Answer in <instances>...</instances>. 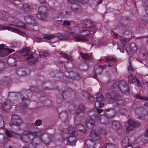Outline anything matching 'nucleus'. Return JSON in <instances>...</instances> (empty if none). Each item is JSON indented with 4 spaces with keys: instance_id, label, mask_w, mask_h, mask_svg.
<instances>
[{
    "instance_id": "1",
    "label": "nucleus",
    "mask_w": 148,
    "mask_h": 148,
    "mask_svg": "<svg viewBox=\"0 0 148 148\" xmlns=\"http://www.w3.org/2000/svg\"><path fill=\"white\" fill-rule=\"evenodd\" d=\"M99 24L94 23L90 20L85 21L82 24V26L80 29V32L83 35H80L74 36L73 40L76 41H88V38L85 36L89 35L90 32L95 33L97 31V27L99 26Z\"/></svg>"
},
{
    "instance_id": "2",
    "label": "nucleus",
    "mask_w": 148,
    "mask_h": 148,
    "mask_svg": "<svg viewBox=\"0 0 148 148\" xmlns=\"http://www.w3.org/2000/svg\"><path fill=\"white\" fill-rule=\"evenodd\" d=\"M119 88L120 91H118L119 94L121 95L122 93H124L126 95H128L130 93L129 89L128 86L125 82L122 81L120 82H115L111 86L112 89Z\"/></svg>"
},
{
    "instance_id": "3",
    "label": "nucleus",
    "mask_w": 148,
    "mask_h": 148,
    "mask_svg": "<svg viewBox=\"0 0 148 148\" xmlns=\"http://www.w3.org/2000/svg\"><path fill=\"white\" fill-rule=\"evenodd\" d=\"M119 94L118 91L115 90L112 92L107 94L105 96L106 99L108 100L112 101L113 102H115L117 104H121V101L120 99H117L121 95Z\"/></svg>"
},
{
    "instance_id": "4",
    "label": "nucleus",
    "mask_w": 148,
    "mask_h": 148,
    "mask_svg": "<svg viewBox=\"0 0 148 148\" xmlns=\"http://www.w3.org/2000/svg\"><path fill=\"white\" fill-rule=\"evenodd\" d=\"M105 130L103 129H100L98 132L93 130L91 132L90 136L91 137L95 140H99L101 139L100 135L105 134Z\"/></svg>"
},
{
    "instance_id": "5",
    "label": "nucleus",
    "mask_w": 148,
    "mask_h": 148,
    "mask_svg": "<svg viewBox=\"0 0 148 148\" xmlns=\"http://www.w3.org/2000/svg\"><path fill=\"white\" fill-rule=\"evenodd\" d=\"M37 16L39 19L45 20L47 17V9L45 6H40L39 8Z\"/></svg>"
},
{
    "instance_id": "6",
    "label": "nucleus",
    "mask_w": 148,
    "mask_h": 148,
    "mask_svg": "<svg viewBox=\"0 0 148 148\" xmlns=\"http://www.w3.org/2000/svg\"><path fill=\"white\" fill-rule=\"evenodd\" d=\"M67 1L70 3H72L71 8L74 12L77 13L82 11L80 5L78 4L77 0H67Z\"/></svg>"
},
{
    "instance_id": "7",
    "label": "nucleus",
    "mask_w": 148,
    "mask_h": 148,
    "mask_svg": "<svg viewBox=\"0 0 148 148\" xmlns=\"http://www.w3.org/2000/svg\"><path fill=\"white\" fill-rule=\"evenodd\" d=\"M5 46L4 44L0 45V57H5L15 51L14 49H10L5 48Z\"/></svg>"
},
{
    "instance_id": "8",
    "label": "nucleus",
    "mask_w": 148,
    "mask_h": 148,
    "mask_svg": "<svg viewBox=\"0 0 148 148\" xmlns=\"http://www.w3.org/2000/svg\"><path fill=\"white\" fill-rule=\"evenodd\" d=\"M128 126L126 127L127 132L133 130L134 127H138L140 123L132 120H129L128 121Z\"/></svg>"
},
{
    "instance_id": "9",
    "label": "nucleus",
    "mask_w": 148,
    "mask_h": 148,
    "mask_svg": "<svg viewBox=\"0 0 148 148\" xmlns=\"http://www.w3.org/2000/svg\"><path fill=\"white\" fill-rule=\"evenodd\" d=\"M29 91H26L22 92L20 96L22 97V101L21 103L22 106H27L29 103V101L28 99V93Z\"/></svg>"
},
{
    "instance_id": "10",
    "label": "nucleus",
    "mask_w": 148,
    "mask_h": 148,
    "mask_svg": "<svg viewBox=\"0 0 148 148\" xmlns=\"http://www.w3.org/2000/svg\"><path fill=\"white\" fill-rule=\"evenodd\" d=\"M11 121V123L9 124V125L10 126L13 125L19 126L23 123L22 120L18 116L15 115L12 116Z\"/></svg>"
},
{
    "instance_id": "11",
    "label": "nucleus",
    "mask_w": 148,
    "mask_h": 148,
    "mask_svg": "<svg viewBox=\"0 0 148 148\" xmlns=\"http://www.w3.org/2000/svg\"><path fill=\"white\" fill-rule=\"evenodd\" d=\"M94 141L92 140H86V143L84 144V148H95V144L94 140Z\"/></svg>"
},
{
    "instance_id": "12",
    "label": "nucleus",
    "mask_w": 148,
    "mask_h": 148,
    "mask_svg": "<svg viewBox=\"0 0 148 148\" xmlns=\"http://www.w3.org/2000/svg\"><path fill=\"white\" fill-rule=\"evenodd\" d=\"M25 20L26 23L29 25H33L36 23V19L35 16L28 15L25 17Z\"/></svg>"
},
{
    "instance_id": "13",
    "label": "nucleus",
    "mask_w": 148,
    "mask_h": 148,
    "mask_svg": "<svg viewBox=\"0 0 148 148\" xmlns=\"http://www.w3.org/2000/svg\"><path fill=\"white\" fill-rule=\"evenodd\" d=\"M21 94L17 92L15 93L14 92H9L8 95V99L9 102H10V100L14 101L17 100V97L18 96H20Z\"/></svg>"
},
{
    "instance_id": "14",
    "label": "nucleus",
    "mask_w": 148,
    "mask_h": 148,
    "mask_svg": "<svg viewBox=\"0 0 148 148\" xmlns=\"http://www.w3.org/2000/svg\"><path fill=\"white\" fill-rule=\"evenodd\" d=\"M2 29L5 30H8L9 31L14 32L21 35L23 36L24 34V33L23 32L20 31L18 29L13 28L10 26H5L3 27Z\"/></svg>"
},
{
    "instance_id": "15",
    "label": "nucleus",
    "mask_w": 148,
    "mask_h": 148,
    "mask_svg": "<svg viewBox=\"0 0 148 148\" xmlns=\"http://www.w3.org/2000/svg\"><path fill=\"white\" fill-rule=\"evenodd\" d=\"M130 140L128 137H125L123 141V147L125 148H132Z\"/></svg>"
},
{
    "instance_id": "16",
    "label": "nucleus",
    "mask_w": 148,
    "mask_h": 148,
    "mask_svg": "<svg viewBox=\"0 0 148 148\" xmlns=\"http://www.w3.org/2000/svg\"><path fill=\"white\" fill-rule=\"evenodd\" d=\"M112 127L114 130H118L122 128L121 124L118 122L114 121L112 123Z\"/></svg>"
},
{
    "instance_id": "17",
    "label": "nucleus",
    "mask_w": 148,
    "mask_h": 148,
    "mask_svg": "<svg viewBox=\"0 0 148 148\" xmlns=\"http://www.w3.org/2000/svg\"><path fill=\"white\" fill-rule=\"evenodd\" d=\"M34 54L32 53L28 57L26 58V59L29 61V62H31L32 64L36 63L38 61V58H34Z\"/></svg>"
},
{
    "instance_id": "18",
    "label": "nucleus",
    "mask_w": 148,
    "mask_h": 148,
    "mask_svg": "<svg viewBox=\"0 0 148 148\" xmlns=\"http://www.w3.org/2000/svg\"><path fill=\"white\" fill-rule=\"evenodd\" d=\"M30 48L29 47H26L23 48L20 52L21 53L22 55L26 56L27 57H28V56L30 54Z\"/></svg>"
},
{
    "instance_id": "19",
    "label": "nucleus",
    "mask_w": 148,
    "mask_h": 148,
    "mask_svg": "<svg viewBox=\"0 0 148 148\" xmlns=\"http://www.w3.org/2000/svg\"><path fill=\"white\" fill-rule=\"evenodd\" d=\"M10 102L8 100L5 101L2 106V109L5 111H8L10 108V105L9 104Z\"/></svg>"
},
{
    "instance_id": "20",
    "label": "nucleus",
    "mask_w": 148,
    "mask_h": 148,
    "mask_svg": "<svg viewBox=\"0 0 148 148\" xmlns=\"http://www.w3.org/2000/svg\"><path fill=\"white\" fill-rule=\"evenodd\" d=\"M92 53H80V55L81 57L85 60H89L91 58Z\"/></svg>"
},
{
    "instance_id": "21",
    "label": "nucleus",
    "mask_w": 148,
    "mask_h": 148,
    "mask_svg": "<svg viewBox=\"0 0 148 148\" xmlns=\"http://www.w3.org/2000/svg\"><path fill=\"white\" fill-rule=\"evenodd\" d=\"M2 82L5 85H8L11 82V80L10 77H4L1 79Z\"/></svg>"
},
{
    "instance_id": "22",
    "label": "nucleus",
    "mask_w": 148,
    "mask_h": 148,
    "mask_svg": "<svg viewBox=\"0 0 148 148\" xmlns=\"http://www.w3.org/2000/svg\"><path fill=\"white\" fill-rule=\"evenodd\" d=\"M76 142V138L75 137L71 136L69 138L68 141L67 142V144L69 145H73L75 144Z\"/></svg>"
},
{
    "instance_id": "23",
    "label": "nucleus",
    "mask_w": 148,
    "mask_h": 148,
    "mask_svg": "<svg viewBox=\"0 0 148 148\" xmlns=\"http://www.w3.org/2000/svg\"><path fill=\"white\" fill-rule=\"evenodd\" d=\"M100 122L103 124H106L109 121L108 118L106 116H101L100 119Z\"/></svg>"
},
{
    "instance_id": "24",
    "label": "nucleus",
    "mask_w": 148,
    "mask_h": 148,
    "mask_svg": "<svg viewBox=\"0 0 148 148\" xmlns=\"http://www.w3.org/2000/svg\"><path fill=\"white\" fill-rule=\"evenodd\" d=\"M86 124L88 127L89 128H91L94 127L95 122L92 120L89 119L87 121Z\"/></svg>"
},
{
    "instance_id": "25",
    "label": "nucleus",
    "mask_w": 148,
    "mask_h": 148,
    "mask_svg": "<svg viewBox=\"0 0 148 148\" xmlns=\"http://www.w3.org/2000/svg\"><path fill=\"white\" fill-rule=\"evenodd\" d=\"M76 128L77 130L83 132L84 133L86 132V130L85 127L81 124L77 125L76 126Z\"/></svg>"
},
{
    "instance_id": "26",
    "label": "nucleus",
    "mask_w": 148,
    "mask_h": 148,
    "mask_svg": "<svg viewBox=\"0 0 148 148\" xmlns=\"http://www.w3.org/2000/svg\"><path fill=\"white\" fill-rule=\"evenodd\" d=\"M16 73L19 76L24 75L26 74L25 71L22 68L18 69L16 71Z\"/></svg>"
},
{
    "instance_id": "27",
    "label": "nucleus",
    "mask_w": 148,
    "mask_h": 148,
    "mask_svg": "<svg viewBox=\"0 0 148 148\" xmlns=\"http://www.w3.org/2000/svg\"><path fill=\"white\" fill-rule=\"evenodd\" d=\"M61 55L65 58L69 60L72 61L73 59L72 57L66 53L61 52Z\"/></svg>"
},
{
    "instance_id": "28",
    "label": "nucleus",
    "mask_w": 148,
    "mask_h": 148,
    "mask_svg": "<svg viewBox=\"0 0 148 148\" xmlns=\"http://www.w3.org/2000/svg\"><path fill=\"white\" fill-rule=\"evenodd\" d=\"M84 110L85 108L84 106L82 105H80L77 110V114L81 113H82L84 112Z\"/></svg>"
},
{
    "instance_id": "29",
    "label": "nucleus",
    "mask_w": 148,
    "mask_h": 148,
    "mask_svg": "<svg viewBox=\"0 0 148 148\" xmlns=\"http://www.w3.org/2000/svg\"><path fill=\"white\" fill-rule=\"evenodd\" d=\"M6 21L13 23L15 21V19L12 16L10 15H8L6 16Z\"/></svg>"
},
{
    "instance_id": "30",
    "label": "nucleus",
    "mask_w": 148,
    "mask_h": 148,
    "mask_svg": "<svg viewBox=\"0 0 148 148\" xmlns=\"http://www.w3.org/2000/svg\"><path fill=\"white\" fill-rule=\"evenodd\" d=\"M8 62V61L6 60L4 61L0 60V72L2 71L4 68L5 65Z\"/></svg>"
},
{
    "instance_id": "31",
    "label": "nucleus",
    "mask_w": 148,
    "mask_h": 148,
    "mask_svg": "<svg viewBox=\"0 0 148 148\" xmlns=\"http://www.w3.org/2000/svg\"><path fill=\"white\" fill-rule=\"evenodd\" d=\"M56 36L54 34H46L43 37V38L46 39L50 40L55 38Z\"/></svg>"
},
{
    "instance_id": "32",
    "label": "nucleus",
    "mask_w": 148,
    "mask_h": 148,
    "mask_svg": "<svg viewBox=\"0 0 148 148\" xmlns=\"http://www.w3.org/2000/svg\"><path fill=\"white\" fill-rule=\"evenodd\" d=\"M95 69V73L97 74H99L101 72L103 69V68L101 66H98L96 67V68Z\"/></svg>"
},
{
    "instance_id": "33",
    "label": "nucleus",
    "mask_w": 148,
    "mask_h": 148,
    "mask_svg": "<svg viewBox=\"0 0 148 148\" xmlns=\"http://www.w3.org/2000/svg\"><path fill=\"white\" fill-rule=\"evenodd\" d=\"M70 77L72 78L77 79H79L80 78L79 75L73 72H71L69 74Z\"/></svg>"
},
{
    "instance_id": "34",
    "label": "nucleus",
    "mask_w": 148,
    "mask_h": 148,
    "mask_svg": "<svg viewBox=\"0 0 148 148\" xmlns=\"http://www.w3.org/2000/svg\"><path fill=\"white\" fill-rule=\"evenodd\" d=\"M20 138L22 140L26 143L29 142V139L27 136L22 135L21 136Z\"/></svg>"
},
{
    "instance_id": "35",
    "label": "nucleus",
    "mask_w": 148,
    "mask_h": 148,
    "mask_svg": "<svg viewBox=\"0 0 148 148\" xmlns=\"http://www.w3.org/2000/svg\"><path fill=\"white\" fill-rule=\"evenodd\" d=\"M130 48L131 50L133 52H136L137 51L136 46L134 43H132L131 45Z\"/></svg>"
},
{
    "instance_id": "36",
    "label": "nucleus",
    "mask_w": 148,
    "mask_h": 148,
    "mask_svg": "<svg viewBox=\"0 0 148 148\" xmlns=\"http://www.w3.org/2000/svg\"><path fill=\"white\" fill-rule=\"evenodd\" d=\"M16 27H17L18 28H25L26 25L23 23L21 22H18L17 25H14Z\"/></svg>"
},
{
    "instance_id": "37",
    "label": "nucleus",
    "mask_w": 148,
    "mask_h": 148,
    "mask_svg": "<svg viewBox=\"0 0 148 148\" xmlns=\"http://www.w3.org/2000/svg\"><path fill=\"white\" fill-rule=\"evenodd\" d=\"M104 98L103 95L101 94H98L97 97V101L99 102L101 101H104Z\"/></svg>"
},
{
    "instance_id": "38",
    "label": "nucleus",
    "mask_w": 148,
    "mask_h": 148,
    "mask_svg": "<svg viewBox=\"0 0 148 148\" xmlns=\"http://www.w3.org/2000/svg\"><path fill=\"white\" fill-rule=\"evenodd\" d=\"M67 130L69 133L70 134H73L75 132V130L73 127L71 126H69L67 128Z\"/></svg>"
},
{
    "instance_id": "39",
    "label": "nucleus",
    "mask_w": 148,
    "mask_h": 148,
    "mask_svg": "<svg viewBox=\"0 0 148 148\" xmlns=\"http://www.w3.org/2000/svg\"><path fill=\"white\" fill-rule=\"evenodd\" d=\"M49 56V54L47 53H41L39 54L40 58H46Z\"/></svg>"
},
{
    "instance_id": "40",
    "label": "nucleus",
    "mask_w": 148,
    "mask_h": 148,
    "mask_svg": "<svg viewBox=\"0 0 148 148\" xmlns=\"http://www.w3.org/2000/svg\"><path fill=\"white\" fill-rule=\"evenodd\" d=\"M107 62H108L110 61H114L116 60L115 58L111 57V56H107L105 58Z\"/></svg>"
},
{
    "instance_id": "41",
    "label": "nucleus",
    "mask_w": 148,
    "mask_h": 148,
    "mask_svg": "<svg viewBox=\"0 0 148 148\" xmlns=\"http://www.w3.org/2000/svg\"><path fill=\"white\" fill-rule=\"evenodd\" d=\"M128 78L130 82H135V79L132 75H130L129 76Z\"/></svg>"
},
{
    "instance_id": "42",
    "label": "nucleus",
    "mask_w": 148,
    "mask_h": 148,
    "mask_svg": "<svg viewBox=\"0 0 148 148\" xmlns=\"http://www.w3.org/2000/svg\"><path fill=\"white\" fill-rule=\"evenodd\" d=\"M42 124V121L41 120L37 119L35 122L34 124L37 126H40Z\"/></svg>"
},
{
    "instance_id": "43",
    "label": "nucleus",
    "mask_w": 148,
    "mask_h": 148,
    "mask_svg": "<svg viewBox=\"0 0 148 148\" xmlns=\"http://www.w3.org/2000/svg\"><path fill=\"white\" fill-rule=\"evenodd\" d=\"M71 23L68 21H63V25L64 26H69Z\"/></svg>"
},
{
    "instance_id": "44",
    "label": "nucleus",
    "mask_w": 148,
    "mask_h": 148,
    "mask_svg": "<svg viewBox=\"0 0 148 148\" xmlns=\"http://www.w3.org/2000/svg\"><path fill=\"white\" fill-rule=\"evenodd\" d=\"M26 126L28 129L32 128L34 127V124L31 123H27V124Z\"/></svg>"
},
{
    "instance_id": "45",
    "label": "nucleus",
    "mask_w": 148,
    "mask_h": 148,
    "mask_svg": "<svg viewBox=\"0 0 148 148\" xmlns=\"http://www.w3.org/2000/svg\"><path fill=\"white\" fill-rule=\"evenodd\" d=\"M5 134L6 136L9 137H11L12 136L11 132L7 130H5Z\"/></svg>"
},
{
    "instance_id": "46",
    "label": "nucleus",
    "mask_w": 148,
    "mask_h": 148,
    "mask_svg": "<svg viewBox=\"0 0 148 148\" xmlns=\"http://www.w3.org/2000/svg\"><path fill=\"white\" fill-rule=\"evenodd\" d=\"M22 8L23 10H27L29 9V7L27 4H23L22 6Z\"/></svg>"
},
{
    "instance_id": "47",
    "label": "nucleus",
    "mask_w": 148,
    "mask_h": 148,
    "mask_svg": "<svg viewBox=\"0 0 148 148\" xmlns=\"http://www.w3.org/2000/svg\"><path fill=\"white\" fill-rule=\"evenodd\" d=\"M114 145L111 144H106V148H114Z\"/></svg>"
},
{
    "instance_id": "48",
    "label": "nucleus",
    "mask_w": 148,
    "mask_h": 148,
    "mask_svg": "<svg viewBox=\"0 0 148 148\" xmlns=\"http://www.w3.org/2000/svg\"><path fill=\"white\" fill-rule=\"evenodd\" d=\"M6 16L7 15L1 14L0 15V18L1 19L6 21Z\"/></svg>"
},
{
    "instance_id": "49",
    "label": "nucleus",
    "mask_w": 148,
    "mask_h": 148,
    "mask_svg": "<svg viewBox=\"0 0 148 148\" xmlns=\"http://www.w3.org/2000/svg\"><path fill=\"white\" fill-rule=\"evenodd\" d=\"M78 1L81 4H86L88 2V0H80Z\"/></svg>"
},
{
    "instance_id": "50",
    "label": "nucleus",
    "mask_w": 148,
    "mask_h": 148,
    "mask_svg": "<svg viewBox=\"0 0 148 148\" xmlns=\"http://www.w3.org/2000/svg\"><path fill=\"white\" fill-rule=\"evenodd\" d=\"M135 97L136 99H140L141 100H142L143 99H145V100H148V98L144 99L143 97H140L138 95H136L135 96Z\"/></svg>"
},
{
    "instance_id": "51",
    "label": "nucleus",
    "mask_w": 148,
    "mask_h": 148,
    "mask_svg": "<svg viewBox=\"0 0 148 148\" xmlns=\"http://www.w3.org/2000/svg\"><path fill=\"white\" fill-rule=\"evenodd\" d=\"M129 65L128 67V71H133V70L132 67V66L130 62H129Z\"/></svg>"
},
{
    "instance_id": "52",
    "label": "nucleus",
    "mask_w": 148,
    "mask_h": 148,
    "mask_svg": "<svg viewBox=\"0 0 148 148\" xmlns=\"http://www.w3.org/2000/svg\"><path fill=\"white\" fill-rule=\"evenodd\" d=\"M145 140H148V129L147 130L145 134Z\"/></svg>"
},
{
    "instance_id": "53",
    "label": "nucleus",
    "mask_w": 148,
    "mask_h": 148,
    "mask_svg": "<svg viewBox=\"0 0 148 148\" xmlns=\"http://www.w3.org/2000/svg\"><path fill=\"white\" fill-rule=\"evenodd\" d=\"M24 134H30L31 132L27 130H25L23 132V133Z\"/></svg>"
},
{
    "instance_id": "54",
    "label": "nucleus",
    "mask_w": 148,
    "mask_h": 148,
    "mask_svg": "<svg viewBox=\"0 0 148 148\" xmlns=\"http://www.w3.org/2000/svg\"><path fill=\"white\" fill-rule=\"evenodd\" d=\"M121 41L123 44H125L126 43V39L125 38H121Z\"/></svg>"
},
{
    "instance_id": "55",
    "label": "nucleus",
    "mask_w": 148,
    "mask_h": 148,
    "mask_svg": "<svg viewBox=\"0 0 148 148\" xmlns=\"http://www.w3.org/2000/svg\"><path fill=\"white\" fill-rule=\"evenodd\" d=\"M111 112L112 114L109 116V117L110 118L114 116L115 114V111L114 110H112L111 111Z\"/></svg>"
},
{
    "instance_id": "56",
    "label": "nucleus",
    "mask_w": 148,
    "mask_h": 148,
    "mask_svg": "<svg viewBox=\"0 0 148 148\" xmlns=\"http://www.w3.org/2000/svg\"><path fill=\"white\" fill-rule=\"evenodd\" d=\"M38 132H31V133L30 135H32L33 136H36L37 135Z\"/></svg>"
},
{
    "instance_id": "57",
    "label": "nucleus",
    "mask_w": 148,
    "mask_h": 148,
    "mask_svg": "<svg viewBox=\"0 0 148 148\" xmlns=\"http://www.w3.org/2000/svg\"><path fill=\"white\" fill-rule=\"evenodd\" d=\"M89 99L92 102H93L95 98L92 96H90L89 97Z\"/></svg>"
},
{
    "instance_id": "58",
    "label": "nucleus",
    "mask_w": 148,
    "mask_h": 148,
    "mask_svg": "<svg viewBox=\"0 0 148 148\" xmlns=\"http://www.w3.org/2000/svg\"><path fill=\"white\" fill-rule=\"evenodd\" d=\"M99 103L100 107L101 108L103 106L104 104L103 102H99Z\"/></svg>"
},
{
    "instance_id": "59",
    "label": "nucleus",
    "mask_w": 148,
    "mask_h": 148,
    "mask_svg": "<svg viewBox=\"0 0 148 148\" xmlns=\"http://www.w3.org/2000/svg\"><path fill=\"white\" fill-rule=\"evenodd\" d=\"M35 40L37 42H40L41 40V39L38 37H36V38Z\"/></svg>"
},
{
    "instance_id": "60",
    "label": "nucleus",
    "mask_w": 148,
    "mask_h": 148,
    "mask_svg": "<svg viewBox=\"0 0 148 148\" xmlns=\"http://www.w3.org/2000/svg\"><path fill=\"white\" fill-rule=\"evenodd\" d=\"M136 81L137 82V84L140 86H141L140 84V81L138 79H136Z\"/></svg>"
},
{
    "instance_id": "61",
    "label": "nucleus",
    "mask_w": 148,
    "mask_h": 148,
    "mask_svg": "<svg viewBox=\"0 0 148 148\" xmlns=\"http://www.w3.org/2000/svg\"><path fill=\"white\" fill-rule=\"evenodd\" d=\"M97 110L98 112L99 113H101V112H102V111H103L101 109H97Z\"/></svg>"
},
{
    "instance_id": "62",
    "label": "nucleus",
    "mask_w": 148,
    "mask_h": 148,
    "mask_svg": "<svg viewBox=\"0 0 148 148\" xmlns=\"http://www.w3.org/2000/svg\"><path fill=\"white\" fill-rule=\"evenodd\" d=\"M41 3H45L46 0H38Z\"/></svg>"
},
{
    "instance_id": "63",
    "label": "nucleus",
    "mask_w": 148,
    "mask_h": 148,
    "mask_svg": "<svg viewBox=\"0 0 148 148\" xmlns=\"http://www.w3.org/2000/svg\"><path fill=\"white\" fill-rule=\"evenodd\" d=\"M145 11L147 13H148V5H147L146 9L145 10Z\"/></svg>"
},
{
    "instance_id": "64",
    "label": "nucleus",
    "mask_w": 148,
    "mask_h": 148,
    "mask_svg": "<svg viewBox=\"0 0 148 148\" xmlns=\"http://www.w3.org/2000/svg\"><path fill=\"white\" fill-rule=\"evenodd\" d=\"M63 38H64V39H67V37H66V35L65 34H63Z\"/></svg>"
}]
</instances>
